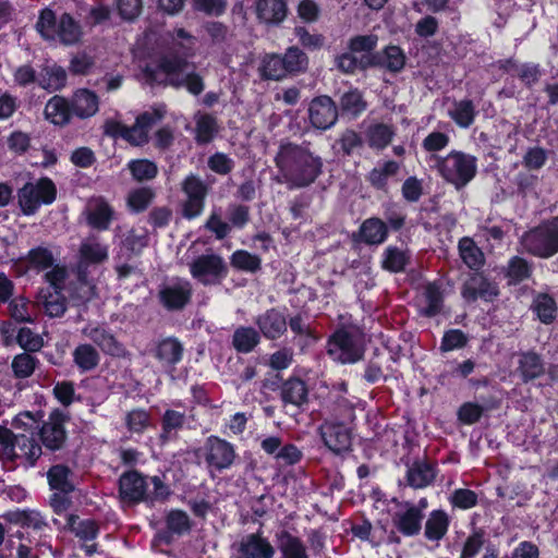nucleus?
Masks as SVG:
<instances>
[{
    "instance_id": "nucleus-15",
    "label": "nucleus",
    "mask_w": 558,
    "mask_h": 558,
    "mask_svg": "<svg viewBox=\"0 0 558 558\" xmlns=\"http://www.w3.org/2000/svg\"><path fill=\"white\" fill-rule=\"evenodd\" d=\"M66 279V270L64 267L54 266L50 271L45 274V280L49 283L53 293L45 296V307L50 316L61 317L66 311L65 299L62 295L64 281Z\"/></svg>"
},
{
    "instance_id": "nucleus-19",
    "label": "nucleus",
    "mask_w": 558,
    "mask_h": 558,
    "mask_svg": "<svg viewBox=\"0 0 558 558\" xmlns=\"http://www.w3.org/2000/svg\"><path fill=\"white\" fill-rule=\"evenodd\" d=\"M438 466L436 462L430 461L428 458H416L408 465L405 473L407 484L414 489H423L432 485L438 474Z\"/></svg>"
},
{
    "instance_id": "nucleus-58",
    "label": "nucleus",
    "mask_w": 558,
    "mask_h": 558,
    "mask_svg": "<svg viewBox=\"0 0 558 558\" xmlns=\"http://www.w3.org/2000/svg\"><path fill=\"white\" fill-rule=\"evenodd\" d=\"M154 197V191L150 187L143 186L131 191L126 202L133 213L140 214L148 208Z\"/></svg>"
},
{
    "instance_id": "nucleus-45",
    "label": "nucleus",
    "mask_w": 558,
    "mask_h": 558,
    "mask_svg": "<svg viewBox=\"0 0 558 558\" xmlns=\"http://www.w3.org/2000/svg\"><path fill=\"white\" fill-rule=\"evenodd\" d=\"M281 58L289 76L300 75L308 69V56L298 46L288 47Z\"/></svg>"
},
{
    "instance_id": "nucleus-12",
    "label": "nucleus",
    "mask_w": 558,
    "mask_h": 558,
    "mask_svg": "<svg viewBox=\"0 0 558 558\" xmlns=\"http://www.w3.org/2000/svg\"><path fill=\"white\" fill-rule=\"evenodd\" d=\"M69 420L70 416L63 411L59 409L52 410L48 415V420L44 421L39 428L40 446H44L51 452L62 450L68 440L65 423Z\"/></svg>"
},
{
    "instance_id": "nucleus-16",
    "label": "nucleus",
    "mask_w": 558,
    "mask_h": 558,
    "mask_svg": "<svg viewBox=\"0 0 558 558\" xmlns=\"http://www.w3.org/2000/svg\"><path fill=\"white\" fill-rule=\"evenodd\" d=\"M287 308L270 307L254 319L260 335L267 340L280 339L288 329Z\"/></svg>"
},
{
    "instance_id": "nucleus-35",
    "label": "nucleus",
    "mask_w": 558,
    "mask_h": 558,
    "mask_svg": "<svg viewBox=\"0 0 558 558\" xmlns=\"http://www.w3.org/2000/svg\"><path fill=\"white\" fill-rule=\"evenodd\" d=\"M74 116L80 119H87L95 116L99 109V98L97 94L87 88L77 89L72 99Z\"/></svg>"
},
{
    "instance_id": "nucleus-57",
    "label": "nucleus",
    "mask_w": 558,
    "mask_h": 558,
    "mask_svg": "<svg viewBox=\"0 0 558 558\" xmlns=\"http://www.w3.org/2000/svg\"><path fill=\"white\" fill-rule=\"evenodd\" d=\"M181 190L186 195V198L206 202L209 189L199 177L191 173L182 181Z\"/></svg>"
},
{
    "instance_id": "nucleus-6",
    "label": "nucleus",
    "mask_w": 558,
    "mask_h": 558,
    "mask_svg": "<svg viewBox=\"0 0 558 558\" xmlns=\"http://www.w3.org/2000/svg\"><path fill=\"white\" fill-rule=\"evenodd\" d=\"M521 244L532 256L550 258L558 253V215L526 231Z\"/></svg>"
},
{
    "instance_id": "nucleus-36",
    "label": "nucleus",
    "mask_w": 558,
    "mask_h": 558,
    "mask_svg": "<svg viewBox=\"0 0 558 558\" xmlns=\"http://www.w3.org/2000/svg\"><path fill=\"white\" fill-rule=\"evenodd\" d=\"M83 37V28L77 20L70 13L63 12L59 16L56 39L64 46H74L81 41Z\"/></svg>"
},
{
    "instance_id": "nucleus-52",
    "label": "nucleus",
    "mask_w": 558,
    "mask_h": 558,
    "mask_svg": "<svg viewBox=\"0 0 558 558\" xmlns=\"http://www.w3.org/2000/svg\"><path fill=\"white\" fill-rule=\"evenodd\" d=\"M230 265L236 270L255 274L262 269V258L246 250H236L230 256Z\"/></svg>"
},
{
    "instance_id": "nucleus-62",
    "label": "nucleus",
    "mask_w": 558,
    "mask_h": 558,
    "mask_svg": "<svg viewBox=\"0 0 558 558\" xmlns=\"http://www.w3.org/2000/svg\"><path fill=\"white\" fill-rule=\"evenodd\" d=\"M469 342L468 335L461 329H448L444 332L439 350L441 353L464 348Z\"/></svg>"
},
{
    "instance_id": "nucleus-43",
    "label": "nucleus",
    "mask_w": 558,
    "mask_h": 558,
    "mask_svg": "<svg viewBox=\"0 0 558 558\" xmlns=\"http://www.w3.org/2000/svg\"><path fill=\"white\" fill-rule=\"evenodd\" d=\"M259 343L260 332L251 326H240L232 335V347L238 353H251Z\"/></svg>"
},
{
    "instance_id": "nucleus-10",
    "label": "nucleus",
    "mask_w": 558,
    "mask_h": 558,
    "mask_svg": "<svg viewBox=\"0 0 558 558\" xmlns=\"http://www.w3.org/2000/svg\"><path fill=\"white\" fill-rule=\"evenodd\" d=\"M192 277L204 286L220 283L229 275V268L219 254H202L190 265Z\"/></svg>"
},
{
    "instance_id": "nucleus-46",
    "label": "nucleus",
    "mask_w": 558,
    "mask_h": 558,
    "mask_svg": "<svg viewBox=\"0 0 558 558\" xmlns=\"http://www.w3.org/2000/svg\"><path fill=\"white\" fill-rule=\"evenodd\" d=\"M426 306L422 308L421 314L424 317L433 318L439 315L444 307V293L437 282H428L424 289Z\"/></svg>"
},
{
    "instance_id": "nucleus-8",
    "label": "nucleus",
    "mask_w": 558,
    "mask_h": 558,
    "mask_svg": "<svg viewBox=\"0 0 558 558\" xmlns=\"http://www.w3.org/2000/svg\"><path fill=\"white\" fill-rule=\"evenodd\" d=\"M196 454L204 459L210 473L229 470L238 457L234 445L216 435L208 436Z\"/></svg>"
},
{
    "instance_id": "nucleus-9",
    "label": "nucleus",
    "mask_w": 558,
    "mask_h": 558,
    "mask_svg": "<svg viewBox=\"0 0 558 558\" xmlns=\"http://www.w3.org/2000/svg\"><path fill=\"white\" fill-rule=\"evenodd\" d=\"M324 446L335 456H344L352 451L353 429L338 420H325L318 427Z\"/></svg>"
},
{
    "instance_id": "nucleus-47",
    "label": "nucleus",
    "mask_w": 558,
    "mask_h": 558,
    "mask_svg": "<svg viewBox=\"0 0 558 558\" xmlns=\"http://www.w3.org/2000/svg\"><path fill=\"white\" fill-rule=\"evenodd\" d=\"M73 361L81 373H86L98 366L100 355L92 344L82 343L74 349Z\"/></svg>"
},
{
    "instance_id": "nucleus-18",
    "label": "nucleus",
    "mask_w": 558,
    "mask_h": 558,
    "mask_svg": "<svg viewBox=\"0 0 558 558\" xmlns=\"http://www.w3.org/2000/svg\"><path fill=\"white\" fill-rule=\"evenodd\" d=\"M308 396L307 383L298 376H290L281 383L280 400L284 408L292 407L298 412L304 411L310 402Z\"/></svg>"
},
{
    "instance_id": "nucleus-59",
    "label": "nucleus",
    "mask_w": 558,
    "mask_h": 558,
    "mask_svg": "<svg viewBox=\"0 0 558 558\" xmlns=\"http://www.w3.org/2000/svg\"><path fill=\"white\" fill-rule=\"evenodd\" d=\"M165 521L166 526L178 536L189 533L192 529V522L187 513L181 509H171L168 511Z\"/></svg>"
},
{
    "instance_id": "nucleus-11",
    "label": "nucleus",
    "mask_w": 558,
    "mask_h": 558,
    "mask_svg": "<svg viewBox=\"0 0 558 558\" xmlns=\"http://www.w3.org/2000/svg\"><path fill=\"white\" fill-rule=\"evenodd\" d=\"M460 293L466 303H474L477 300L489 303L499 296L500 290L498 283L483 271L473 270L463 281Z\"/></svg>"
},
{
    "instance_id": "nucleus-2",
    "label": "nucleus",
    "mask_w": 558,
    "mask_h": 558,
    "mask_svg": "<svg viewBox=\"0 0 558 558\" xmlns=\"http://www.w3.org/2000/svg\"><path fill=\"white\" fill-rule=\"evenodd\" d=\"M118 493L120 500L128 505L144 502L154 506L156 502H166L172 495V489L162 477L148 476L136 469H131L120 475Z\"/></svg>"
},
{
    "instance_id": "nucleus-1",
    "label": "nucleus",
    "mask_w": 558,
    "mask_h": 558,
    "mask_svg": "<svg viewBox=\"0 0 558 558\" xmlns=\"http://www.w3.org/2000/svg\"><path fill=\"white\" fill-rule=\"evenodd\" d=\"M274 160L280 182L290 190L308 187L324 173V159L311 149L310 142L281 143Z\"/></svg>"
},
{
    "instance_id": "nucleus-48",
    "label": "nucleus",
    "mask_w": 558,
    "mask_h": 558,
    "mask_svg": "<svg viewBox=\"0 0 558 558\" xmlns=\"http://www.w3.org/2000/svg\"><path fill=\"white\" fill-rule=\"evenodd\" d=\"M449 527V518L444 510H433L425 523L424 535L428 541H440Z\"/></svg>"
},
{
    "instance_id": "nucleus-53",
    "label": "nucleus",
    "mask_w": 558,
    "mask_h": 558,
    "mask_svg": "<svg viewBox=\"0 0 558 558\" xmlns=\"http://www.w3.org/2000/svg\"><path fill=\"white\" fill-rule=\"evenodd\" d=\"M38 364L39 360L31 352H23L13 357L11 367L15 378L25 379L35 373Z\"/></svg>"
},
{
    "instance_id": "nucleus-22",
    "label": "nucleus",
    "mask_w": 558,
    "mask_h": 558,
    "mask_svg": "<svg viewBox=\"0 0 558 558\" xmlns=\"http://www.w3.org/2000/svg\"><path fill=\"white\" fill-rule=\"evenodd\" d=\"M239 558H274L275 548L260 532L242 538L238 547Z\"/></svg>"
},
{
    "instance_id": "nucleus-32",
    "label": "nucleus",
    "mask_w": 558,
    "mask_h": 558,
    "mask_svg": "<svg viewBox=\"0 0 558 558\" xmlns=\"http://www.w3.org/2000/svg\"><path fill=\"white\" fill-rule=\"evenodd\" d=\"M395 136L396 128L384 122L369 124L365 132L368 147L376 151L386 149L392 143Z\"/></svg>"
},
{
    "instance_id": "nucleus-30",
    "label": "nucleus",
    "mask_w": 558,
    "mask_h": 558,
    "mask_svg": "<svg viewBox=\"0 0 558 558\" xmlns=\"http://www.w3.org/2000/svg\"><path fill=\"white\" fill-rule=\"evenodd\" d=\"M46 119L54 125L64 126L74 116L71 100L63 96L54 95L45 106Z\"/></svg>"
},
{
    "instance_id": "nucleus-60",
    "label": "nucleus",
    "mask_w": 558,
    "mask_h": 558,
    "mask_svg": "<svg viewBox=\"0 0 558 558\" xmlns=\"http://www.w3.org/2000/svg\"><path fill=\"white\" fill-rule=\"evenodd\" d=\"M80 257L87 265L101 264L108 258V247L100 243H82Z\"/></svg>"
},
{
    "instance_id": "nucleus-63",
    "label": "nucleus",
    "mask_w": 558,
    "mask_h": 558,
    "mask_svg": "<svg viewBox=\"0 0 558 558\" xmlns=\"http://www.w3.org/2000/svg\"><path fill=\"white\" fill-rule=\"evenodd\" d=\"M150 424V414L145 409H133L125 415V426L131 433L143 434Z\"/></svg>"
},
{
    "instance_id": "nucleus-33",
    "label": "nucleus",
    "mask_w": 558,
    "mask_h": 558,
    "mask_svg": "<svg viewBox=\"0 0 558 558\" xmlns=\"http://www.w3.org/2000/svg\"><path fill=\"white\" fill-rule=\"evenodd\" d=\"M88 337L107 355L121 357L125 353L123 343L110 330L104 327L97 326L92 328Z\"/></svg>"
},
{
    "instance_id": "nucleus-41",
    "label": "nucleus",
    "mask_w": 558,
    "mask_h": 558,
    "mask_svg": "<svg viewBox=\"0 0 558 558\" xmlns=\"http://www.w3.org/2000/svg\"><path fill=\"white\" fill-rule=\"evenodd\" d=\"M282 558H310L303 541L287 530L276 534Z\"/></svg>"
},
{
    "instance_id": "nucleus-40",
    "label": "nucleus",
    "mask_w": 558,
    "mask_h": 558,
    "mask_svg": "<svg viewBox=\"0 0 558 558\" xmlns=\"http://www.w3.org/2000/svg\"><path fill=\"white\" fill-rule=\"evenodd\" d=\"M185 414L172 409H167L161 416V430L159 442L166 445L170 440L178 438V432L184 427Z\"/></svg>"
},
{
    "instance_id": "nucleus-37",
    "label": "nucleus",
    "mask_w": 558,
    "mask_h": 558,
    "mask_svg": "<svg viewBox=\"0 0 558 558\" xmlns=\"http://www.w3.org/2000/svg\"><path fill=\"white\" fill-rule=\"evenodd\" d=\"M377 53L380 63L378 64V69H384L387 72L397 74L405 68L408 58L400 46L389 44L377 51Z\"/></svg>"
},
{
    "instance_id": "nucleus-49",
    "label": "nucleus",
    "mask_w": 558,
    "mask_h": 558,
    "mask_svg": "<svg viewBox=\"0 0 558 558\" xmlns=\"http://www.w3.org/2000/svg\"><path fill=\"white\" fill-rule=\"evenodd\" d=\"M364 147L362 134L353 129H345L336 140L333 148L342 156L350 157Z\"/></svg>"
},
{
    "instance_id": "nucleus-29",
    "label": "nucleus",
    "mask_w": 558,
    "mask_h": 558,
    "mask_svg": "<svg viewBox=\"0 0 558 558\" xmlns=\"http://www.w3.org/2000/svg\"><path fill=\"white\" fill-rule=\"evenodd\" d=\"M256 17L267 25H279L288 15L284 0H256Z\"/></svg>"
},
{
    "instance_id": "nucleus-5",
    "label": "nucleus",
    "mask_w": 558,
    "mask_h": 558,
    "mask_svg": "<svg viewBox=\"0 0 558 558\" xmlns=\"http://www.w3.org/2000/svg\"><path fill=\"white\" fill-rule=\"evenodd\" d=\"M365 351L362 338L349 331L344 326L337 327L327 338V355L333 362L342 365H351L362 361Z\"/></svg>"
},
{
    "instance_id": "nucleus-21",
    "label": "nucleus",
    "mask_w": 558,
    "mask_h": 558,
    "mask_svg": "<svg viewBox=\"0 0 558 558\" xmlns=\"http://www.w3.org/2000/svg\"><path fill=\"white\" fill-rule=\"evenodd\" d=\"M389 236L388 225L379 217L373 216L363 220L353 239L366 245H380Z\"/></svg>"
},
{
    "instance_id": "nucleus-14",
    "label": "nucleus",
    "mask_w": 558,
    "mask_h": 558,
    "mask_svg": "<svg viewBox=\"0 0 558 558\" xmlns=\"http://www.w3.org/2000/svg\"><path fill=\"white\" fill-rule=\"evenodd\" d=\"M157 296L159 303L167 311H182L192 301L193 287L189 280L178 278L175 282L162 286Z\"/></svg>"
},
{
    "instance_id": "nucleus-42",
    "label": "nucleus",
    "mask_w": 558,
    "mask_h": 558,
    "mask_svg": "<svg viewBox=\"0 0 558 558\" xmlns=\"http://www.w3.org/2000/svg\"><path fill=\"white\" fill-rule=\"evenodd\" d=\"M218 120L211 113H203L195 119L194 140L197 145L211 143L219 133Z\"/></svg>"
},
{
    "instance_id": "nucleus-54",
    "label": "nucleus",
    "mask_w": 558,
    "mask_h": 558,
    "mask_svg": "<svg viewBox=\"0 0 558 558\" xmlns=\"http://www.w3.org/2000/svg\"><path fill=\"white\" fill-rule=\"evenodd\" d=\"M58 24L59 17H57L52 9L46 7L39 11V16L36 22V29L44 39H56Z\"/></svg>"
},
{
    "instance_id": "nucleus-38",
    "label": "nucleus",
    "mask_w": 558,
    "mask_h": 558,
    "mask_svg": "<svg viewBox=\"0 0 558 558\" xmlns=\"http://www.w3.org/2000/svg\"><path fill=\"white\" fill-rule=\"evenodd\" d=\"M15 447L19 448L20 452H16L17 458L13 464L23 465L25 469L35 466L43 454L41 446L34 438L25 435H20Z\"/></svg>"
},
{
    "instance_id": "nucleus-23",
    "label": "nucleus",
    "mask_w": 558,
    "mask_h": 558,
    "mask_svg": "<svg viewBox=\"0 0 558 558\" xmlns=\"http://www.w3.org/2000/svg\"><path fill=\"white\" fill-rule=\"evenodd\" d=\"M400 168L401 165L397 160H384L365 175V180L376 192L388 194L389 179L396 177Z\"/></svg>"
},
{
    "instance_id": "nucleus-3",
    "label": "nucleus",
    "mask_w": 558,
    "mask_h": 558,
    "mask_svg": "<svg viewBox=\"0 0 558 558\" xmlns=\"http://www.w3.org/2000/svg\"><path fill=\"white\" fill-rule=\"evenodd\" d=\"M378 36L375 34L354 35L348 39L347 50L335 56L333 68L341 74L353 76L357 72L378 69L376 50Z\"/></svg>"
},
{
    "instance_id": "nucleus-39",
    "label": "nucleus",
    "mask_w": 558,
    "mask_h": 558,
    "mask_svg": "<svg viewBox=\"0 0 558 558\" xmlns=\"http://www.w3.org/2000/svg\"><path fill=\"white\" fill-rule=\"evenodd\" d=\"M258 74L263 81L279 82L289 77L281 54L275 52L265 53L258 66Z\"/></svg>"
},
{
    "instance_id": "nucleus-55",
    "label": "nucleus",
    "mask_w": 558,
    "mask_h": 558,
    "mask_svg": "<svg viewBox=\"0 0 558 558\" xmlns=\"http://www.w3.org/2000/svg\"><path fill=\"white\" fill-rule=\"evenodd\" d=\"M187 66V58L172 51L160 56L157 61V70L169 76L182 73Z\"/></svg>"
},
{
    "instance_id": "nucleus-25",
    "label": "nucleus",
    "mask_w": 558,
    "mask_h": 558,
    "mask_svg": "<svg viewBox=\"0 0 558 558\" xmlns=\"http://www.w3.org/2000/svg\"><path fill=\"white\" fill-rule=\"evenodd\" d=\"M165 107L161 106L153 108L151 111H144L136 117L135 122L132 125V130H134L135 146H144L149 142L150 129L160 122L165 118Z\"/></svg>"
},
{
    "instance_id": "nucleus-7",
    "label": "nucleus",
    "mask_w": 558,
    "mask_h": 558,
    "mask_svg": "<svg viewBox=\"0 0 558 558\" xmlns=\"http://www.w3.org/2000/svg\"><path fill=\"white\" fill-rule=\"evenodd\" d=\"M56 183L49 177H41L35 182L28 181L17 190V203L24 216L35 215L45 205L57 199Z\"/></svg>"
},
{
    "instance_id": "nucleus-56",
    "label": "nucleus",
    "mask_w": 558,
    "mask_h": 558,
    "mask_svg": "<svg viewBox=\"0 0 558 558\" xmlns=\"http://www.w3.org/2000/svg\"><path fill=\"white\" fill-rule=\"evenodd\" d=\"M132 178L137 182L153 180L158 174L157 165L149 159H132L128 162Z\"/></svg>"
},
{
    "instance_id": "nucleus-26",
    "label": "nucleus",
    "mask_w": 558,
    "mask_h": 558,
    "mask_svg": "<svg viewBox=\"0 0 558 558\" xmlns=\"http://www.w3.org/2000/svg\"><path fill=\"white\" fill-rule=\"evenodd\" d=\"M114 217L112 206L101 196L94 199L86 210L87 225L97 231H106Z\"/></svg>"
},
{
    "instance_id": "nucleus-27",
    "label": "nucleus",
    "mask_w": 558,
    "mask_h": 558,
    "mask_svg": "<svg viewBox=\"0 0 558 558\" xmlns=\"http://www.w3.org/2000/svg\"><path fill=\"white\" fill-rule=\"evenodd\" d=\"M339 117L348 118L349 120H356L367 109V101L363 93L357 87H350L339 97L337 104Z\"/></svg>"
},
{
    "instance_id": "nucleus-13",
    "label": "nucleus",
    "mask_w": 558,
    "mask_h": 558,
    "mask_svg": "<svg viewBox=\"0 0 558 558\" xmlns=\"http://www.w3.org/2000/svg\"><path fill=\"white\" fill-rule=\"evenodd\" d=\"M308 122L318 131L330 130L339 120L337 102L328 95L314 97L307 108Z\"/></svg>"
},
{
    "instance_id": "nucleus-17",
    "label": "nucleus",
    "mask_w": 558,
    "mask_h": 558,
    "mask_svg": "<svg viewBox=\"0 0 558 558\" xmlns=\"http://www.w3.org/2000/svg\"><path fill=\"white\" fill-rule=\"evenodd\" d=\"M404 510L396 511L391 521L395 529L404 537L417 536L423 526V509L412 502H404Z\"/></svg>"
},
{
    "instance_id": "nucleus-4",
    "label": "nucleus",
    "mask_w": 558,
    "mask_h": 558,
    "mask_svg": "<svg viewBox=\"0 0 558 558\" xmlns=\"http://www.w3.org/2000/svg\"><path fill=\"white\" fill-rule=\"evenodd\" d=\"M434 158L439 175L458 190L466 186L476 177L477 158L471 154L452 149L445 157Z\"/></svg>"
},
{
    "instance_id": "nucleus-28",
    "label": "nucleus",
    "mask_w": 558,
    "mask_h": 558,
    "mask_svg": "<svg viewBox=\"0 0 558 558\" xmlns=\"http://www.w3.org/2000/svg\"><path fill=\"white\" fill-rule=\"evenodd\" d=\"M184 348L175 337H167L158 341L153 355L162 365L174 367L183 359Z\"/></svg>"
},
{
    "instance_id": "nucleus-44",
    "label": "nucleus",
    "mask_w": 558,
    "mask_h": 558,
    "mask_svg": "<svg viewBox=\"0 0 558 558\" xmlns=\"http://www.w3.org/2000/svg\"><path fill=\"white\" fill-rule=\"evenodd\" d=\"M459 255L462 262L471 270H480L485 264V257L482 250L476 245L474 240L469 236H464L459 240L458 243Z\"/></svg>"
},
{
    "instance_id": "nucleus-31",
    "label": "nucleus",
    "mask_w": 558,
    "mask_h": 558,
    "mask_svg": "<svg viewBox=\"0 0 558 558\" xmlns=\"http://www.w3.org/2000/svg\"><path fill=\"white\" fill-rule=\"evenodd\" d=\"M72 469L63 463L53 464L47 471V481L51 490L70 495L75 490Z\"/></svg>"
},
{
    "instance_id": "nucleus-61",
    "label": "nucleus",
    "mask_w": 558,
    "mask_h": 558,
    "mask_svg": "<svg viewBox=\"0 0 558 558\" xmlns=\"http://www.w3.org/2000/svg\"><path fill=\"white\" fill-rule=\"evenodd\" d=\"M28 265L38 271L52 267L54 258L52 252L43 246H36L27 252L25 257Z\"/></svg>"
},
{
    "instance_id": "nucleus-20",
    "label": "nucleus",
    "mask_w": 558,
    "mask_h": 558,
    "mask_svg": "<svg viewBox=\"0 0 558 558\" xmlns=\"http://www.w3.org/2000/svg\"><path fill=\"white\" fill-rule=\"evenodd\" d=\"M506 280L507 286L515 287L530 279L534 274V263L520 255L511 256L499 272Z\"/></svg>"
},
{
    "instance_id": "nucleus-24",
    "label": "nucleus",
    "mask_w": 558,
    "mask_h": 558,
    "mask_svg": "<svg viewBox=\"0 0 558 558\" xmlns=\"http://www.w3.org/2000/svg\"><path fill=\"white\" fill-rule=\"evenodd\" d=\"M522 383L527 384L546 373L545 362L539 353L529 350L519 353L518 368Z\"/></svg>"
},
{
    "instance_id": "nucleus-34",
    "label": "nucleus",
    "mask_w": 558,
    "mask_h": 558,
    "mask_svg": "<svg viewBox=\"0 0 558 558\" xmlns=\"http://www.w3.org/2000/svg\"><path fill=\"white\" fill-rule=\"evenodd\" d=\"M530 310L544 325L553 324L558 316V305L555 298L547 292H538L534 295Z\"/></svg>"
},
{
    "instance_id": "nucleus-50",
    "label": "nucleus",
    "mask_w": 558,
    "mask_h": 558,
    "mask_svg": "<svg viewBox=\"0 0 558 558\" xmlns=\"http://www.w3.org/2000/svg\"><path fill=\"white\" fill-rule=\"evenodd\" d=\"M409 263V255L397 246L389 245L383 253L381 268L391 274L403 272Z\"/></svg>"
},
{
    "instance_id": "nucleus-64",
    "label": "nucleus",
    "mask_w": 558,
    "mask_h": 558,
    "mask_svg": "<svg viewBox=\"0 0 558 558\" xmlns=\"http://www.w3.org/2000/svg\"><path fill=\"white\" fill-rule=\"evenodd\" d=\"M16 344L25 352H38L44 347V339L28 327H21L16 333Z\"/></svg>"
},
{
    "instance_id": "nucleus-51",
    "label": "nucleus",
    "mask_w": 558,
    "mask_h": 558,
    "mask_svg": "<svg viewBox=\"0 0 558 558\" xmlns=\"http://www.w3.org/2000/svg\"><path fill=\"white\" fill-rule=\"evenodd\" d=\"M476 114L475 106L471 99L454 101L453 109L449 111V117L462 129L470 128L474 123Z\"/></svg>"
}]
</instances>
